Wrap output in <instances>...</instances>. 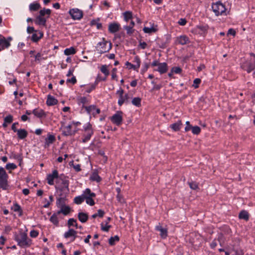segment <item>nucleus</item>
Masks as SVG:
<instances>
[{"label":"nucleus","instance_id":"49","mask_svg":"<svg viewBox=\"0 0 255 255\" xmlns=\"http://www.w3.org/2000/svg\"><path fill=\"white\" fill-rule=\"evenodd\" d=\"M188 184L192 189L196 190L198 188V185L195 182H189Z\"/></svg>","mask_w":255,"mask_h":255},{"label":"nucleus","instance_id":"21","mask_svg":"<svg viewBox=\"0 0 255 255\" xmlns=\"http://www.w3.org/2000/svg\"><path fill=\"white\" fill-rule=\"evenodd\" d=\"M18 137L19 139H23L27 137L28 133L24 129H19L16 131Z\"/></svg>","mask_w":255,"mask_h":255},{"label":"nucleus","instance_id":"10","mask_svg":"<svg viewBox=\"0 0 255 255\" xmlns=\"http://www.w3.org/2000/svg\"><path fill=\"white\" fill-rule=\"evenodd\" d=\"M69 14L75 20H79L83 17V12L78 8H73L69 10Z\"/></svg>","mask_w":255,"mask_h":255},{"label":"nucleus","instance_id":"53","mask_svg":"<svg viewBox=\"0 0 255 255\" xmlns=\"http://www.w3.org/2000/svg\"><path fill=\"white\" fill-rule=\"evenodd\" d=\"M171 70L172 72H173L175 74H180L182 71V69L179 67H173Z\"/></svg>","mask_w":255,"mask_h":255},{"label":"nucleus","instance_id":"61","mask_svg":"<svg viewBox=\"0 0 255 255\" xmlns=\"http://www.w3.org/2000/svg\"><path fill=\"white\" fill-rule=\"evenodd\" d=\"M35 30L34 29V27H31V26H28L27 27V32L28 33H34L35 32Z\"/></svg>","mask_w":255,"mask_h":255},{"label":"nucleus","instance_id":"62","mask_svg":"<svg viewBox=\"0 0 255 255\" xmlns=\"http://www.w3.org/2000/svg\"><path fill=\"white\" fill-rule=\"evenodd\" d=\"M187 22L185 18H180L179 20L178 24L180 25H185Z\"/></svg>","mask_w":255,"mask_h":255},{"label":"nucleus","instance_id":"15","mask_svg":"<svg viewBox=\"0 0 255 255\" xmlns=\"http://www.w3.org/2000/svg\"><path fill=\"white\" fill-rule=\"evenodd\" d=\"M157 68L154 69V71L159 72L161 74L166 73L168 70L167 64L165 63H160L157 66Z\"/></svg>","mask_w":255,"mask_h":255},{"label":"nucleus","instance_id":"1","mask_svg":"<svg viewBox=\"0 0 255 255\" xmlns=\"http://www.w3.org/2000/svg\"><path fill=\"white\" fill-rule=\"evenodd\" d=\"M14 240L17 242V245L22 248L29 247L32 245V240L24 232H21L19 234L15 235Z\"/></svg>","mask_w":255,"mask_h":255},{"label":"nucleus","instance_id":"43","mask_svg":"<svg viewBox=\"0 0 255 255\" xmlns=\"http://www.w3.org/2000/svg\"><path fill=\"white\" fill-rule=\"evenodd\" d=\"M119 241V237L118 236H115V237H111L109 240V243L110 245L113 246L115 245V242H118Z\"/></svg>","mask_w":255,"mask_h":255},{"label":"nucleus","instance_id":"55","mask_svg":"<svg viewBox=\"0 0 255 255\" xmlns=\"http://www.w3.org/2000/svg\"><path fill=\"white\" fill-rule=\"evenodd\" d=\"M96 86L97 85H95L94 83L91 84L89 88H87L86 92L88 93H90L92 91L95 89Z\"/></svg>","mask_w":255,"mask_h":255},{"label":"nucleus","instance_id":"41","mask_svg":"<svg viewBox=\"0 0 255 255\" xmlns=\"http://www.w3.org/2000/svg\"><path fill=\"white\" fill-rule=\"evenodd\" d=\"M131 103L132 105L139 107L141 106V99L139 97L134 98L131 101Z\"/></svg>","mask_w":255,"mask_h":255},{"label":"nucleus","instance_id":"16","mask_svg":"<svg viewBox=\"0 0 255 255\" xmlns=\"http://www.w3.org/2000/svg\"><path fill=\"white\" fill-rule=\"evenodd\" d=\"M10 45L8 40L4 37L0 36V51L8 48Z\"/></svg>","mask_w":255,"mask_h":255},{"label":"nucleus","instance_id":"56","mask_svg":"<svg viewBox=\"0 0 255 255\" xmlns=\"http://www.w3.org/2000/svg\"><path fill=\"white\" fill-rule=\"evenodd\" d=\"M39 233L36 230H32L30 232V236L32 238H36L38 236Z\"/></svg>","mask_w":255,"mask_h":255},{"label":"nucleus","instance_id":"5","mask_svg":"<svg viewBox=\"0 0 255 255\" xmlns=\"http://www.w3.org/2000/svg\"><path fill=\"white\" fill-rule=\"evenodd\" d=\"M8 175L4 168L0 166V188L6 189Z\"/></svg>","mask_w":255,"mask_h":255},{"label":"nucleus","instance_id":"33","mask_svg":"<svg viewBox=\"0 0 255 255\" xmlns=\"http://www.w3.org/2000/svg\"><path fill=\"white\" fill-rule=\"evenodd\" d=\"M84 196L85 194L84 192L81 196H77L74 198V203L78 205L81 204L85 200Z\"/></svg>","mask_w":255,"mask_h":255},{"label":"nucleus","instance_id":"44","mask_svg":"<svg viewBox=\"0 0 255 255\" xmlns=\"http://www.w3.org/2000/svg\"><path fill=\"white\" fill-rule=\"evenodd\" d=\"M124 28L126 30L127 34L129 35L132 34L134 31L132 27L128 25L124 26Z\"/></svg>","mask_w":255,"mask_h":255},{"label":"nucleus","instance_id":"6","mask_svg":"<svg viewBox=\"0 0 255 255\" xmlns=\"http://www.w3.org/2000/svg\"><path fill=\"white\" fill-rule=\"evenodd\" d=\"M68 177L64 174H61L59 176L58 179L56 180V183L61 184L62 190H65L66 189L69 191V180Z\"/></svg>","mask_w":255,"mask_h":255},{"label":"nucleus","instance_id":"57","mask_svg":"<svg viewBox=\"0 0 255 255\" xmlns=\"http://www.w3.org/2000/svg\"><path fill=\"white\" fill-rule=\"evenodd\" d=\"M101 229L105 232H108L109 230V229L111 228L110 225H106L105 226H104V224L103 223L101 224Z\"/></svg>","mask_w":255,"mask_h":255},{"label":"nucleus","instance_id":"20","mask_svg":"<svg viewBox=\"0 0 255 255\" xmlns=\"http://www.w3.org/2000/svg\"><path fill=\"white\" fill-rule=\"evenodd\" d=\"M155 229L160 232V236L162 238H165L167 236V231L166 229L162 228L160 225L156 226Z\"/></svg>","mask_w":255,"mask_h":255},{"label":"nucleus","instance_id":"47","mask_svg":"<svg viewBox=\"0 0 255 255\" xmlns=\"http://www.w3.org/2000/svg\"><path fill=\"white\" fill-rule=\"evenodd\" d=\"M101 71L106 76H107L109 74V71L106 65H103L101 68Z\"/></svg>","mask_w":255,"mask_h":255},{"label":"nucleus","instance_id":"3","mask_svg":"<svg viewBox=\"0 0 255 255\" xmlns=\"http://www.w3.org/2000/svg\"><path fill=\"white\" fill-rule=\"evenodd\" d=\"M212 9L216 15H222L226 13V8L224 5L220 1L213 3L212 6Z\"/></svg>","mask_w":255,"mask_h":255},{"label":"nucleus","instance_id":"17","mask_svg":"<svg viewBox=\"0 0 255 255\" xmlns=\"http://www.w3.org/2000/svg\"><path fill=\"white\" fill-rule=\"evenodd\" d=\"M120 24L118 23H112L109 25V31L110 32L114 33L118 31L120 29Z\"/></svg>","mask_w":255,"mask_h":255},{"label":"nucleus","instance_id":"18","mask_svg":"<svg viewBox=\"0 0 255 255\" xmlns=\"http://www.w3.org/2000/svg\"><path fill=\"white\" fill-rule=\"evenodd\" d=\"M43 34L42 32L38 30L35 31L32 35L31 40L33 42H36L43 37Z\"/></svg>","mask_w":255,"mask_h":255},{"label":"nucleus","instance_id":"29","mask_svg":"<svg viewBox=\"0 0 255 255\" xmlns=\"http://www.w3.org/2000/svg\"><path fill=\"white\" fill-rule=\"evenodd\" d=\"M67 225L69 227H70L71 226H74L76 227V229L82 228V226H78L76 220L73 218H70L68 220Z\"/></svg>","mask_w":255,"mask_h":255},{"label":"nucleus","instance_id":"38","mask_svg":"<svg viewBox=\"0 0 255 255\" xmlns=\"http://www.w3.org/2000/svg\"><path fill=\"white\" fill-rule=\"evenodd\" d=\"M50 14H51V10L50 9L44 8L43 9L40 10V11H39V16L44 17V16L45 15L47 14L48 15L47 17H48Z\"/></svg>","mask_w":255,"mask_h":255},{"label":"nucleus","instance_id":"59","mask_svg":"<svg viewBox=\"0 0 255 255\" xmlns=\"http://www.w3.org/2000/svg\"><path fill=\"white\" fill-rule=\"evenodd\" d=\"M12 157L14 159H17L18 161H19V165H20L21 162H22V160L21 157L19 155L15 154H14L12 155Z\"/></svg>","mask_w":255,"mask_h":255},{"label":"nucleus","instance_id":"31","mask_svg":"<svg viewBox=\"0 0 255 255\" xmlns=\"http://www.w3.org/2000/svg\"><path fill=\"white\" fill-rule=\"evenodd\" d=\"M124 20L126 22L131 20L132 19V13L130 11H126L123 13Z\"/></svg>","mask_w":255,"mask_h":255},{"label":"nucleus","instance_id":"11","mask_svg":"<svg viewBox=\"0 0 255 255\" xmlns=\"http://www.w3.org/2000/svg\"><path fill=\"white\" fill-rule=\"evenodd\" d=\"M59 177L57 170H54L52 174H48L47 177V183L48 184L52 185L54 184V180L58 179Z\"/></svg>","mask_w":255,"mask_h":255},{"label":"nucleus","instance_id":"36","mask_svg":"<svg viewBox=\"0 0 255 255\" xmlns=\"http://www.w3.org/2000/svg\"><path fill=\"white\" fill-rule=\"evenodd\" d=\"M76 52V51L75 49L73 47H71L69 48H66L64 50V54L66 55H73L75 54Z\"/></svg>","mask_w":255,"mask_h":255},{"label":"nucleus","instance_id":"25","mask_svg":"<svg viewBox=\"0 0 255 255\" xmlns=\"http://www.w3.org/2000/svg\"><path fill=\"white\" fill-rule=\"evenodd\" d=\"M129 98L128 95V94H125L119 97V99L118 100V104L120 106H121L124 103H128V99Z\"/></svg>","mask_w":255,"mask_h":255},{"label":"nucleus","instance_id":"22","mask_svg":"<svg viewBox=\"0 0 255 255\" xmlns=\"http://www.w3.org/2000/svg\"><path fill=\"white\" fill-rule=\"evenodd\" d=\"M60 210L57 211L58 214H60L61 213H62L64 215H67L70 213L71 210L69 206L66 205H64L60 207Z\"/></svg>","mask_w":255,"mask_h":255},{"label":"nucleus","instance_id":"50","mask_svg":"<svg viewBox=\"0 0 255 255\" xmlns=\"http://www.w3.org/2000/svg\"><path fill=\"white\" fill-rule=\"evenodd\" d=\"M143 30L145 33H150L155 31V29L154 28L147 27H144L143 29Z\"/></svg>","mask_w":255,"mask_h":255},{"label":"nucleus","instance_id":"4","mask_svg":"<svg viewBox=\"0 0 255 255\" xmlns=\"http://www.w3.org/2000/svg\"><path fill=\"white\" fill-rule=\"evenodd\" d=\"M84 133H83L82 142L85 143L89 140L91 136L93 134V130L92 128V125L88 123L87 125L84 128Z\"/></svg>","mask_w":255,"mask_h":255},{"label":"nucleus","instance_id":"26","mask_svg":"<svg viewBox=\"0 0 255 255\" xmlns=\"http://www.w3.org/2000/svg\"><path fill=\"white\" fill-rule=\"evenodd\" d=\"M78 218L80 222L85 223L88 219V215L86 213L80 212L78 213Z\"/></svg>","mask_w":255,"mask_h":255},{"label":"nucleus","instance_id":"37","mask_svg":"<svg viewBox=\"0 0 255 255\" xmlns=\"http://www.w3.org/2000/svg\"><path fill=\"white\" fill-rule=\"evenodd\" d=\"M12 210H13L14 212H18L20 215H22V210L20 207V206L17 204L15 203L11 207Z\"/></svg>","mask_w":255,"mask_h":255},{"label":"nucleus","instance_id":"45","mask_svg":"<svg viewBox=\"0 0 255 255\" xmlns=\"http://www.w3.org/2000/svg\"><path fill=\"white\" fill-rule=\"evenodd\" d=\"M191 129H192V133L195 134H198L201 131L200 127L198 126L192 127Z\"/></svg>","mask_w":255,"mask_h":255},{"label":"nucleus","instance_id":"35","mask_svg":"<svg viewBox=\"0 0 255 255\" xmlns=\"http://www.w3.org/2000/svg\"><path fill=\"white\" fill-rule=\"evenodd\" d=\"M40 8V5L39 3L37 2H34L30 4L29 5V10L30 11H36Z\"/></svg>","mask_w":255,"mask_h":255},{"label":"nucleus","instance_id":"7","mask_svg":"<svg viewBox=\"0 0 255 255\" xmlns=\"http://www.w3.org/2000/svg\"><path fill=\"white\" fill-rule=\"evenodd\" d=\"M84 199L86 200V203L90 206H93L95 204V202L92 198L95 197L96 194L91 192V190L89 188H87L84 191Z\"/></svg>","mask_w":255,"mask_h":255},{"label":"nucleus","instance_id":"48","mask_svg":"<svg viewBox=\"0 0 255 255\" xmlns=\"http://www.w3.org/2000/svg\"><path fill=\"white\" fill-rule=\"evenodd\" d=\"M85 109L88 113H93V112H94V110L96 109V106L92 105L88 107H85Z\"/></svg>","mask_w":255,"mask_h":255},{"label":"nucleus","instance_id":"32","mask_svg":"<svg viewBox=\"0 0 255 255\" xmlns=\"http://www.w3.org/2000/svg\"><path fill=\"white\" fill-rule=\"evenodd\" d=\"M77 233V232L73 229H69L67 232H66L64 234L65 238H70L72 236H75V234Z\"/></svg>","mask_w":255,"mask_h":255},{"label":"nucleus","instance_id":"9","mask_svg":"<svg viewBox=\"0 0 255 255\" xmlns=\"http://www.w3.org/2000/svg\"><path fill=\"white\" fill-rule=\"evenodd\" d=\"M123 112L121 111L117 112L111 118V121L117 126H120L122 124L123 121Z\"/></svg>","mask_w":255,"mask_h":255},{"label":"nucleus","instance_id":"52","mask_svg":"<svg viewBox=\"0 0 255 255\" xmlns=\"http://www.w3.org/2000/svg\"><path fill=\"white\" fill-rule=\"evenodd\" d=\"M13 121V117L9 115L5 117L4 119V122H6L8 124L11 123Z\"/></svg>","mask_w":255,"mask_h":255},{"label":"nucleus","instance_id":"58","mask_svg":"<svg viewBox=\"0 0 255 255\" xmlns=\"http://www.w3.org/2000/svg\"><path fill=\"white\" fill-rule=\"evenodd\" d=\"M106 80V78H102V77H101V76H100L99 75H98V76L97 77V78L96 79V81H95L94 82V84L96 85H98V84L99 83V82L101 81H104Z\"/></svg>","mask_w":255,"mask_h":255},{"label":"nucleus","instance_id":"13","mask_svg":"<svg viewBox=\"0 0 255 255\" xmlns=\"http://www.w3.org/2000/svg\"><path fill=\"white\" fill-rule=\"evenodd\" d=\"M190 42L189 38L185 35H181L177 37L175 43L180 45H185Z\"/></svg>","mask_w":255,"mask_h":255},{"label":"nucleus","instance_id":"14","mask_svg":"<svg viewBox=\"0 0 255 255\" xmlns=\"http://www.w3.org/2000/svg\"><path fill=\"white\" fill-rule=\"evenodd\" d=\"M134 62L135 63V64H131L128 62H127L126 65L129 66L130 68H132L134 70H137L140 67V60L139 58L137 56H136L134 58Z\"/></svg>","mask_w":255,"mask_h":255},{"label":"nucleus","instance_id":"64","mask_svg":"<svg viewBox=\"0 0 255 255\" xmlns=\"http://www.w3.org/2000/svg\"><path fill=\"white\" fill-rule=\"evenodd\" d=\"M79 100L80 102L83 104H85L88 102L87 99L85 97H81Z\"/></svg>","mask_w":255,"mask_h":255},{"label":"nucleus","instance_id":"23","mask_svg":"<svg viewBox=\"0 0 255 255\" xmlns=\"http://www.w3.org/2000/svg\"><path fill=\"white\" fill-rule=\"evenodd\" d=\"M182 125L181 120L178 121L176 123L171 124L170 127L175 131H178L181 128Z\"/></svg>","mask_w":255,"mask_h":255},{"label":"nucleus","instance_id":"34","mask_svg":"<svg viewBox=\"0 0 255 255\" xmlns=\"http://www.w3.org/2000/svg\"><path fill=\"white\" fill-rule=\"evenodd\" d=\"M239 217L240 219L248 221L249 217V214L246 211L243 210L240 213Z\"/></svg>","mask_w":255,"mask_h":255},{"label":"nucleus","instance_id":"24","mask_svg":"<svg viewBox=\"0 0 255 255\" xmlns=\"http://www.w3.org/2000/svg\"><path fill=\"white\" fill-rule=\"evenodd\" d=\"M32 114L38 118H42L46 116L44 112L41 109H34L32 112Z\"/></svg>","mask_w":255,"mask_h":255},{"label":"nucleus","instance_id":"51","mask_svg":"<svg viewBox=\"0 0 255 255\" xmlns=\"http://www.w3.org/2000/svg\"><path fill=\"white\" fill-rule=\"evenodd\" d=\"M201 80L199 78H196L194 80L193 86L196 89L199 87V84L201 83Z\"/></svg>","mask_w":255,"mask_h":255},{"label":"nucleus","instance_id":"39","mask_svg":"<svg viewBox=\"0 0 255 255\" xmlns=\"http://www.w3.org/2000/svg\"><path fill=\"white\" fill-rule=\"evenodd\" d=\"M90 179L92 181L100 182L101 180V177L99 176L97 172H94L90 177Z\"/></svg>","mask_w":255,"mask_h":255},{"label":"nucleus","instance_id":"27","mask_svg":"<svg viewBox=\"0 0 255 255\" xmlns=\"http://www.w3.org/2000/svg\"><path fill=\"white\" fill-rule=\"evenodd\" d=\"M58 101L57 99L53 97L50 95H48L47 97V100L46 101V104L48 106H53L57 104Z\"/></svg>","mask_w":255,"mask_h":255},{"label":"nucleus","instance_id":"46","mask_svg":"<svg viewBox=\"0 0 255 255\" xmlns=\"http://www.w3.org/2000/svg\"><path fill=\"white\" fill-rule=\"evenodd\" d=\"M17 166L14 164V163H7L6 166L5 168L7 170H14L15 168H16Z\"/></svg>","mask_w":255,"mask_h":255},{"label":"nucleus","instance_id":"42","mask_svg":"<svg viewBox=\"0 0 255 255\" xmlns=\"http://www.w3.org/2000/svg\"><path fill=\"white\" fill-rule=\"evenodd\" d=\"M56 204L58 208H60V207L65 205L64 198L61 197V198H58L56 201Z\"/></svg>","mask_w":255,"mask_h":255},{"label":"nucleus","instance_id":"60","mask_svg":"<svg viewBox=\"0 0 255 255\" xmlns=\"http://www.w3.org/2000/svg\"><path fill=\"white\" fill-rule=\"evenodd\" d=\"M77 82V80L75 76H73L71 79H68L67 80V83H71L73 84H75Z\"/></svg>","mask_w":255,"mask_h":255},{"label":"nucleus","instance_id":"2","mask_svg":"<svg viewBox=\"0 0 255 255\" xmlns=\"http://www.w3.org/2000/svg\"><path fill=\"white\" fill-rule=\"evenodd\" d=\"M112 48V43L103 39L102 41L99 42L96 47V50L100 54L108 52Z\"/></svg>","mask_w":255,"mask_h":255},{"label":"nucleus","instance_id":"12","mask_svg":"<svg viewBox=\"0 0 255 255\" xmlns=\"http://www.w3.org/2000/svg\"><path fill=\"white\" fill-rule=\"evenodd\" d=\"M195 29L199 34L204 36L208 32L209 26L207 24H201L197 25Z\"/></svg>","mask_w":255,"mask_h":255},{"label":"nucleus","instance_id":"19","mask_svg":"<svg viewBox=\"0 0 255 255\" xmlns=\"http://www.w3.org/2000/svg\"><path fill=\"white\" fill-rule=\"evenodd\" d=\"M35 23L37 25L45 26L46 22V19L41 16L38 15L36 17V19L34 21Z\"/></svg>","mask_w":255,"mask_h":255},{"label":"nucleus","instance_id":"40","mask_svg":"<svg viewBox=\"0 0 255 255\" xmlns=\"http://www.w3.org/2000/svg\"><path fill=\"white\" fill-rule=\"evenodd\" d=\"M255 69V61L253 62H250L248 65L247 67L245 70L248 72V73H250L251 71L254 70Z\"/></svg>","mask_w":255,"mask_h":255},{"label":"nucleus","instance_id":"30","mask_svg":"<svg viewBox=\"0 0 255 255\" xmlns=\"http://www.w3.org/2000/svg\"><path fill=\"white\" fill-rule=\"evenodd\" d=\"M55 140L54 135L48 134L47 137L45 138V144L49 146L50 144L53 143Z\"/></svg>","mask_w":255,"mask_h":255},{"label":"nucleus","instance_id":"8","mask_svg":"<svg viewBox=\"0 0 255 255\" xmlns=\"http://www.w3.org/2000/svg\"><path fill=\"white\" fill-rule=\"evenodd\" d=\"M72 125L70 124L68 126H62V134L65 136H71L74 135L78 131V128H74L72 129Z\"/></svg>","mask_w":255,"mask_h":255},{"label":"nucleus","instance_id":"63","mask_svg":"<svg viewBox=\"0 0 255 255\" xmlns=\"http://www.w3.org/2000/svg\"><path fill=\"white\" fill-rule=\"evenodd\" d=\"M186 124L187 125V126L185 128V130L186 131H187L191 129L192 126L190 125V122L189 121H187L186 122Z\"/></svg>","mask_w":255,"mask_h":255},{"label":"nucleus","instance_id":"54","mask_svg":"<svg viewBox=\"0 0 255 255\" xmlns=\"http://www.w3.org/2000/svg\"><path fill=\"white\" fill-rule=\"evenodd\" d=\"M53 201V197L52 196V195H50L49 196V201H47V203L45 204L44 206H43V207L45 208H47L49 207V206H50V203L51 202H52Z\"/></svg>","mask_w":255,"mask_h":255},{"label":"nucleus","instance_id":"28","mask_svg":"<svg viewBox=\"0 0 255 255\" xmlns=\"http://www.w3.org/2000/svg\"><path fill=\"white\" fill-rule=\"evenodd\" d=\"M59 215L57 212L54 213L50 218V221L56 226H58L59 225V220L57 217Z\"/></svg>","mask_w":255,"mask_h":255}]
</instances>
